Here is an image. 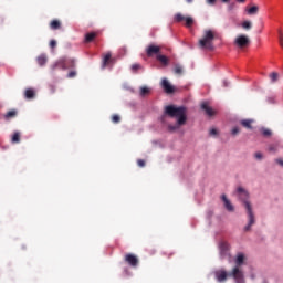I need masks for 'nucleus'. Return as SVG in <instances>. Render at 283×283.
Masks as SVG:
<instances>
[{"mask_svg":"<svg viewBox=\"0 0 283 283\" xmlns=\"http://www.w3.org/2000/svg\"><path fill=\"white\" fill-rule=\"evenodd\" d=\"M36 61L39 65L43 66L48 63V56H45V54H42L38 56Z\"/></svg>","mask_w":283,"mask_h":283,"instance_id":"4be33fe9","label":"nucleus"},{"mask_svg":"<svg viewBox=\"0 0 283 283\" xmlns=\"http://www.w3.org/2000/svg\"><path fill=\"white\" fill-rule=\"evenodd\" d=\"M244 260H247L244 253L237 254L234 260L235 266H233L231 270V275L233 276L235 283H244V272L241 269V266L244 264Z\"/></svg>","mask_w":283,"mask_h":283,"instance_id":"7ed1b4c3","label":"nucleus"},{"mask_svg":"<svg viewBox=\"0 0 283 283\" xmlns=\"http://www.w3.org/2000/svg\"><path fill=\"white\" fill-rule=\"evenodd\" d=\"M24 96H25V98H28V99H32V98H34V96H36V93H34V90L28 88V90L24 92Z\"/></svg>","mask_w":283,"mask_h":283,"instance_id":"aec40b11","label":"nucleus"},{"mask_svg":"<svg viewBox=\"0 0 283 283\" xmlns=\"http://www.w3.org/2000/svg\"><path fill=\"white\" fill-rule=\"evenodd\" d=\"M201 109H203V112H206L207 116H213L216 114V111H213V108L211 106H209V103L203 102L201 104Z\"/></svg>","mask_w":283,"mask_h":283,"instance_id":"4468645a","label":"nucleus"},{"mask_svg":"<svg viewBox=\"0 0 283 283\" xmlns=\"http://www.w3.org/2000/svg\"><path fill=\"white\" fill-rule=\"evenodd\" d=\"M223 3H229V0H221Z\"/></svg>","mask_w":283,"mask_h":283,"instance_id":"c03bdc74","label":"nucleus"},{"mask_svg":"<svg viewBox=\"0 0 283 283\" xmlns=\"http://www.w3.org/2000/svg\"><path fill=\"white\" fill-rule=\"evenodd\" d=\"M174 72L175 74H182V66L180 64H176Z\"/></svg>","mask_w":283,"mask_h":283,"instance_id":"bb28decb","label":"nucleus"},{"mask_svg":"<svg viewBox=\"0 0 283 283\" xmlns=\"http://www.w3.org/2000/svg\"><path fill=\"white\" fill-rule=\"evenodd\" d=\"M161 86L165 90L166 94H174V87L171 86L169 81H167V78H164L161 81Z\"/></svg>","mask_w":283,"mask_h":283,"instance_id":"ddd939ff","label":"nucleus"},{"mask_svg":"<svg viewBox=\"0 0 283 283\" xmlns=\"http://www.w3.org/2000/svg\"><path fill=\"white\" fill-rule=\"evenodd\" d=\"M269 151H275V147L270 146V147H269Z\"/></svg>","mask_w":283,"mask_h":283,"instance_id":"a19ab883","label":"nucleus"},{"mask_svg":"<svg viewBox=\"0 0 283 283\" xmlns=\"http://www.w3.org/2000/svg\"><path fill=\"white\" fill-rule=\"evenodd\" d=\"M240 124L242 125V127H244L245 129H253V119H242L240 122Z\"/></svg>","mask_w":283,"mask_h":283,"instance_id":"dca6fc26","label":"nucleus"},{"mask_svg":"<svg viewBox=\"0 0 283 283\" xmlns=\"http://www.w3.org/2000/svg\"><path fill=\"white\" fill-rule=\"evenodd\" d=\"M17 114H18L17 109H11V111L7 112V114L4 115V118L7 120H10L12 118H17Z\"/></svg>","mask_w":283,"mask_h":283,"instance_id":"a211bd4d","label":"nucleus"},{"mask_svg":"<svg viewBox=\"0 0 283 283\" xmlns=\"http://www.w3.org/2000/svg\"><path fill=\"white\" fill-rule=\"evenodd\" d=\"M132 70L133 72H138V70H143V66L140 64H133Z\"/></svg>","mask_w":283,"mask_h":283,"instance_id":"c756f323","label":"nucleus"},{"mask_svg":"<svg viewBox=\"0 0 283 283\" xmlns=\"http://www.w3.org/2000/svg\"><path fill=\"white\" fill-rule=\"evenodd\" d=\"M157 61H160L163 65H169V59L166 55H157Z\"/></svg>","mask_w":283,"mask_h":283,"instance_id":"412c9836","label":"nucleus"},{"mask_svg":"<svg viewBox=\"0 0 283 283\" xmlns=\"http://www.w3.org/2000/svg\"><path fill=\"white\" fill-rule=\"evenodd\" d=\"M271 130L269 128H262V135L265 136V137H269L271 136Z\"/></svg>","mask_w":283,"mask_h":283,"instance_id":"2f4dec72","label":"nucleus"},{"mask_svg":"<svg viewBox=\"0 0 283 283\" xmlns=\"http://www.w3.org/2000/svg\"><path fill=\"white\" fill-rule=\"evenodd\" d=\"M11 142L13 144L21 143V134L19 132H15L11 138Z\"/></svg>","mask_w":283,"mask_h":283,"instance_id":"b1692460","label":"nucleus"},{"mask_svg":"<svg viewBox=\"0 0 283 283\" xmlns=\"http://www.w3.org/2000/svg\"><path fill=\"white\" fill-rule=\"evenodd\" d=\"M137 165H138V167H145V160L144 159H138Z\"/></svg>","mask_w":283,"mask_h":283,"instance_id":"c9c22d12","label":"nucleus"},{"mask_svg":"<svg viewBox=\"0 0 283 283\" xmlns=\"http://www.w3.org/2000/svg\"><path fill=\"white\" fill-rule=\"evenodd\" d=\"M149 94V88L147 86H143L140 88V96H147Z\"/></svg>","mask_w":283,"mask_h":283,"instance_id":"cd10ccee","label":"nucleus"},{"mask_svg":"<svg viewBox=\"0 0 283 283\" xmlns=\"http://www.w3.org/2000/svg\"><path fill=\"white\" fill-rule=\"evenodd\" d=\"M74 76H76V72H75V71H71V72L67 74V78H74Z\"/></svg>","mask_w":283,"mask_h":283,"instance_id":"f704fd0d","label":"nucleus"},{"mask_svg":"<svg viewBox=\"0 0 283 283\" xmlns=\"http://www.w3.org/2000/svg\"><path fill=\"white\" fill-rule=\"evenodd\" d=\"M214 277H216L217 282H219V283L227 282V280H229V277H232V280H233V275L231 274V272H227V270H224V269L217 270L214 272Z\"/></svg>","mask_w":283,"mask_h":283,"instance_id":"0eeeda50","label":"nucleus"},{"mask_svg":"<svg viewBox=\"0 0 283 283\" xmlns=\"http://www.w3.org/2000/svg\"><path fill=\"white\" fill-rule=\"evenodd\" d=\"M209 135L210 136H218V129H216V128L210 129Z\"/></svg>","mask_w":283,"mask_h":283,"instance_id":"72a5a7b5","label":"nucleus"},{"mask_svg":"<svg viewBox=\"0 0 283 283\" xmlns=\"http://www.w3.org/2000/svg\"><path fill=\"white\" fill-rule=\"evenodd\" d=\"M221 200H222L223 207H224V209H227V211H230V212L235 211L233 203H231V200H229V198H227V195H221Z\"/></svg>","mask_w":283,"mask_h":283,"instance_id":"9b49d317","label":"nucleus"},{"mask_svg":"<svg viewBox=\"0 0 283 283\" xmlns=\"http://www.w3.org/2000/svg\"><path fill=\"white\" fill-rule=\"evenodd\" d=\"M56 67H62V70L74 67V60H62L56 64Z\"/></svg>","mask_w":283,"mask_h":283,"instance_id":"f8f14e48","label":"nucleus"},{"mask_svg":"<svg viewBox=\"0 0 283 283\" xmlns=\"http://www.w3.org/2000/svg\"><path fill=\"white\" fill-rule=\"evenodd\" d=\"M176 23H182L185 21L186 28H191L193 25V18L191 17H185L182 13H177L175 15Z\"/></svg>","mask_w":283,"mask_h":283,"instance_id":"6e6552de","label":"nucleus"},{"mask_svg":"<svg viewBox=\"0 0 283 283\" xmlns=\"http://www.w3.org/2000/svg\"><path fill=\"white\" fill-rule=\"evenodd\" d=\"M49 92H50V94H55L56 93V85L49 84Z\"/></svg>","mask_w":283,"mask_h":283,"instance_id":"c85d7f7f","label":"nucleus"},{"mask_svg":"<svg viewBox=\"0 0 283 283\" xmlns=\"http://www.w3.org/2000/svg\"><path fill=\"white\" fill-rule=\"evenodd\" d=\"M216 1H217V0H206V2L208 3V6H216Z\"/></svg>","mask_w":283,"mask_h":283,"instance_id":"58836bf2","label":"nucleus"},{"mask_svg":"<svg viewBox=\"0 0 283 283\" xmlns=\"http://www.w3.org/2000/svg\"><path fill=\"white\" fill-rule=\"evenodd\" d=\"M241 28H243V30H251V28H253V24L251 23V21H243Z\"/></svg>","mask_w":283,"mask_h":283,"instance_id":"a878e982","label":"nucleus"},{"mask_svg":"<svg viewBox=\"0 0 283 283\" xmlns=\"http://www.w3.org/2000/svg\"><path fill=\"white\" fill-rule=\"evenodd\" d=\"M231 134L232 136H238V134H240V128L238 127L232 128Z\"/></svg>","mask_w":283,"mask_h":283,"instance_id":"473e14b6","label":"nucleus"},{"mask_svg":"<svg viewBox=\"0 0 283 283\" xmlns=\"http://www.w3.org/2000/svg\"><path fill=\"white\" fill-rule=\"evenodd\" d=\"M146 54L149 57L154 56V54L158 56L160 54V46L154 44L148 45L146 49Z\"/></svg>","mask_w":283,"mask_h":283,"instance_id":"9d476101","label":"nucleus"},{"mask_svg":"<svg viewBox=\"0 0 283 283\" xmlns=\"http://www.w3.org/2000/svg\"><path fill=\"white\" fill-rule=\"evenodd\" d=\"M279 78H280V74H277V72H273L270 74L271 83H277Z\"/></svg>","mask_w":283,"mask_h":283,"instance_id":"393cba45","label":"nucleus"},{"mask_svg":"<svg viewBox=\"0 0 283 283\" xmlns=\"http://www.w3.org/2000/svg\"><path fill=\"white\" fill-rule=\"evenodd\" d=\"M235 195L245 207V211L248 213V224L244 227L243 231H251V227L255 224V214L253 213V206L251 205V201H249V191L242 187H238Z\"/></svg>","mask_w":283,"mask_h":283,"instance_id":"f03ea898","label":"nucleus"},{"mask_svg":"<svg viewBox=\"0 0 283 283\" xmlns=\"http://www.w3.org/2000/svg\"><path fill=\"white\" fill-rule=\"evenodd\" d=\"M213 41H216V32L206 30L203 31V36L199 40V48L211 52L214 50Z\"/></svg>","mask_w":283,"mask_h":283,"instance_id":"20e7f679","label":"nucleus"},{"mask_svg":"<svg viewBox=\"0 0 283 283\" xmlns=\"http://www.w3.org/2000/svg\"><path fill=\"white\" fill-rule=\"evenodd\" d=\"M238 3H244L247 0H237Z\"/></svg>","mask_w":283,"mask_h":283,"instance_id":"79ce46f5","label":"nucleus"},{"mask_svg":"<svg viewBox=\"0 0 283 283\" xmlns=\"http://www.w3.org/2000/svg\"><path fill=\"white\" fill-rule=\"evenodd\" d=\"M112 123H115V124L120 123V116H118V115H113V116H112Z\"/></svg>","mask_w":283,"mask_h":283,"instance_id":"7c9ffc66","label":"nucleus"},{"mask_svg":"<svg viewBox=\"0 0 283 283\" xmlns=\"http://www.w3.org/2000/svg\"><path fill=\"white\" fill-rule=\"evenodd\" d=\"M275 163H277V165H281V167H283V160L282 159H276Z\"/></svg>","mask_w":283,"mask_h":283,"instance_id":"ea45409f","label":"nucleus"},{"mask_svg":"<svg viewBox=\"0 0 283 283\" xmlns=\"http://www.w3.org/2000/svg\"><path fill=\"white\" fill-rule=\"evenodd\" d=\"M254 157L256 160H262V153H255Z\"/></svg>","mask_w":283,"mask_h":283,"instance_id":"4c0bfd02","label":"nucleus"},{"mask_svg":"<svg viewBox=\"0 0 283 283\" xmlns=\"http://www.w3.org/2000/svg\"><path fill=\"white\" fill-rule=\"evenodd\" d=\"M50 48H52V50H54V48H56V42H55V40H51V42H50Z\"/></svg>","mask_w":283,"mask_h":283,"instance_id":"e433bc0d","label":"nucleus"},{"mask_svg":"<svg viewBox=\"0 0 283 283\" xmlns=\"http://www.w3.org/2000/svg\"><path fill=\"white\" fill-rule=\"evenodd\" d=\"M187 3H193V0H186Z\"/></svg>","mask_w":283,"mask_h":283,"instance_id":"37998d69","label":"nucleus"},{"mask_svg":"<svg viewBox=\"0 0 283 283\" xmlns=\"http://www.w3.org/2000/svg\"><path fill=\"white\" fill-rule=\"evenodd\" d=\"M96 39V32H91L85 34V43H92Z\"/></svg>","mask_w":283,"mask_h":283,"instance_id":"6ab92c4d","label":"nucleus"},{"mask_svg":"<svg viewBox=\"0 0 283 283\" xmlns=\"http://www.w3.org/2000/svg\"><path fill=\"white\" fill-rule=\"evenodd\" d=\"M51 30H59L61 29V22L59 20H53L50 23Z\"/></svg>","mask_w":283,"mask_h":283,"instance_id":"5701e85b","label":"nucleus"},{"mask_svg":"<svg viewBox=\"0 0 283 283\" xmlns=\"http://www.w3.org/2000/svg\"><path fill=\"white\" fill-rule=\"evenodd\" d=\"M234 45L240 48V50H244V48H249V45H251V39L245 34H240L235 38Z\"/></svg>","mask_w":283,"mask_h":283,"instance_id":"423d86ee","label":"nucleus"},{"mask_svg":"<svg viewBox=\"0 0 283 283\" xmlns=\"http://www.w3.org/2000/svg\"><path fill=\"white\" fill-rule=\"evenodd\" d=\"M219 255H220L221 260L231 258V244H229V242L221 241L219 243Z\"/></svg>","mask_w":283,"mask_h":283,"instance_id":"39448f33","label":"nucleus"},{"mask_svg":"<svg viewBox=\"0 0 283 283\" xmlns=\"http://www.w3.org/2000/svg\"><path fill=\"white\" fill-rule=\"evenodd\" d=\"M245 12L250 15L253 17L254 14H258L260 12V7L259 6H253L251 8H247Z\"/></svg>","mask_w":283,"mask_h":283,"instance_id":"2eb2a0df","label":"nucleus"},{"mask_svg":"<svg viewBox=\"0 0 283 283\" xmlns=\"http://www.w3.org/2000/svg\"><path fill=\"white\" fill-rule=\"evenodd\" d=\"M109 61H112V53H107L104 56L103 64H102L103 70H105V67H107V65H109Z\"/></svg>","mask_w":283,"mask_h":283,"instance_id":"f3484780","label":"nucleus"},{"mask_svg":"<svg viewBox=\"0 0 283 283\" xmlns=\"http://www.w3.org/2000/svg\"><path fill=\"white\" fill-rule=\"evenodd\" d=\"M124 260L126 264H128L129 266H133V269H136V266H138L139 264L138 256L132 253L125 254Z\"/></svg>","mask_w":283,"mask_h":283,"instance_id":"1a4fd4ad","label":"nucleus"},{"mask_svg":"<svg viewBox=\"0 0 283 283\" xmlns=\"http://www.w3.org/2000/svg\"><path fill=\"white\" fill-rule=\"evenodd\" d=\"M165 114L170 118H177L176 125H169V132H176L180 129L182 125H187V108L184 106L176 107L175 105H168L165 107Z\"/></svg>","mask_w":283,"mask_h":283,"instance_id":"f257e3e1","label":"nucleus"},{"mask_svg":"<svg viewBox=\"0 0 283 283\" xmlns=\"http://www.w3.org/2000/svg\"><path fill=\"white\" fill-rule=\"evenodd\" d=\"M227 85H229L227 82H224V86L227 87Z\"/></svg>","mask_w":283,"mask_h":283,"instance_id":"a18cd8bd","label":"nucleus"}]
</instances>
